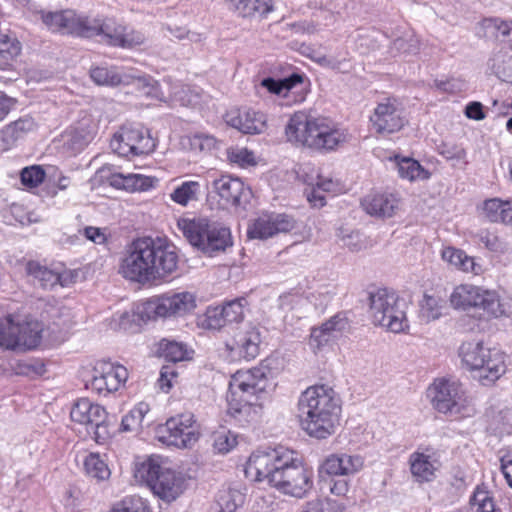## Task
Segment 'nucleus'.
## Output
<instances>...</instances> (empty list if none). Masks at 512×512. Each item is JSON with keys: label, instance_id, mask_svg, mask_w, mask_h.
Segmentation results:
<instances>
[{"label": "nucleus", "instance_id": "obj_1", "mask_svg": "<svg viewBox=\"0 0 512 512\" xmlns=\"http://www.w3.org/2000/svg\"><path fill=\"white\" fill-rule=\"evenodd\" d=\"M245 473L255 481L266 482L279 492L297 498L304 497L313 487V471L296 452L283 446L254 451Z\"/></svg>", "mask_w": 512, "mask_h": 512}, {"label": "nucleus", "instance_id": "obj_2", "mask_svg": "<svg viewBox=\"0 0 512 512\" xmlns=\"http://www.w3.org/2000/svg\"><path fill=\"white\" fill-rule=\"evenodd\" d=\"M341 415V400L333 388L314 385L298 399V417L302 429L311 437L326 439L336 432Z\"/></svg>", "mask_w": 512, "mask_h": 512}, {"label": "nucleus", "instance_id": "obj_3", "mask_svg": "<svg viewBox=\"0 0 512 512\" xmlns=\"http://www.w3.org/2000/svg\"><path fill=\"white\" fill-rule=\"evenodd\" d=\"M268 366L261 364L246 371H237L229 384L228 415L240 426L256 422L262 405L258 402L260 395L268 386Z\"/></svg>", "mask_w": 512, "mask_h": 512}, {"label": "nucleus", "instance_id": "obj_4", "mask_svg": "<svg viewBox=\"0 0 512 512\" xmlns=\"http://www.w3.org/2000/svg\"><path fill=\"white\" fill-rule=\"evenodd\" d=\"M288 142L318 152H330L347 141V133L324 117L305 111L292 114L285 126Z\"/></svg>", "mask_w": 512, "mask_h": 512}, {"label": "nucleus", "instance_id": "obj_5", "mask_svg": "<svg viewBox=\"0 0 512 512\" xmlns=\"http://www.w3.org/2000/svg\"><path fill=\"white\" fill-rule=\"evenodd\" d=\"M135 477L145 482L165 502L176 500L185 489V477L163 465L158 456H152L137 464Z\"/></svg>", "mask_w": 512, "mask_h": 512}, {"label": "nucleus", "instance_id": "obj_6", "mask_svg": "<svg viewBox=\"0 0 512 512\" xmlns=\"http://www.w3.org/2000/svg\"><path fill=\"white\" fill-rule=\"evenodd\" d=\"M463 365L477 372L475 377L483 385H490L506 371L505 354L497 348L485 347L482 342H464L459 348Z\"/></svg>", "mask_w": 512, "mask_h": 512}, {"label": "nucleus", "instance_id": "obj_7", "mask_svg": "<svg viewBox=\"0 0 512 512\" xmlns=\"http://www.w3.org/2000/svg\"><path fill=\"white\" fill-rule=\"evenodd\" d=\"M369 313L374 325L400 333L408 328L407 303L387 288H374L368 292Z\"/></svg>", "mask_w": 512, "mask_h": 512}, {"label": "nucleus", "instance_id": "obj_8", "mask_svg": "<svg viewBox=\"0 0 512 512\" xmlns=\"http://www.w3.org/2000/svg\"><path fill=\"white\" fill-rule=\"evenodd\" d=\"M43 323L32 317L15 319L12 315L0 318L1 346L9 350H31L43 338Z\"/></svg>", "mask_w": 512, "mask_h": 512}, {"label": "nucleus", "instance_id": "obj_9", "mask_svg": "<svg viewBox=\"0 0 512 512\" xmlns=\"http://www.w3.org/2000/svg\"><path fill=\"white\" fill-rule=\"evenodd\" d=\"M179 226L189 243L206 254L224 251L232 245L229 228L210 224L205 219L183 220Z\"/></svg>", "mask_w": 512, "mask_h": 512}, {"label": "nucleus", "instance_id": "obj_10", "mask_svg": "<svg viewBox=\"0 0 512 512\" xmlns=\"http://www.w3.org/2000/svg\"><path fill=\"white\" fill-rule=\"evenodd\" d=\"M99 36L101 41L115 47L133 48L145 42L143 33L129 29L112 18H88L84 37Z\"/></svg>", "mask_w": 512, "mask_h": 512}, {"label": "nucleus", "instance_id": "obj_11", "mask_svg": "<svg viewBox=\"0 0 512 512\" xmlns=\"http://www.w3.org/2000/svg\"><path fill=\"white\" fill-rule=\"evenodd\" d=\"M195 306V296L183 291L150 298L137 306L136 313L140 320L148 321L157 317L181 316L193 310Z\"/></svg>", "mask_w": 512, "mask_h": 512}, {"label": "nucleus", "instance_id": "obj_12", "mask_svg": "<svg viewBox=\"0 0 512 512\" xmlns=\"http://www.w3.org/2000/svg\"><path fill=\"white\" fill-rule=\"evenodd\" d=\"M433 407L440 413L464 415L469 399L463 385L454 379H438L428 390Z\"/></svg>", "mask_w": 512, "mask_h": 512}, {"label": "nucleus", "instance_id": "obj_13", "mask_svg": "<svg viewBox=\"0 0 512 512\" xmlns=\"http://www.w3.org/2000/svg\"><path fill=\"white\" fill-rule=\"evenodd\" d=\"M157 439L167 445L177 448H190L199 439L196 421L192 413H184L169 418L156 430Z\"/></svg>", "mask_w": 512, "mask_h": 512}, {"label": "nucleus", "instance_id": "obj_14", "mask_svg": "<svg viewBox=\"0 0 512 512\" xmlns=\"http://www.w3.org/2000/svg\"><path fill=\"white\" fill-rule=\"evenodd\" d=\"M150 260L149 236L140 237L128 246L121 263V272L126 279L139 283L154 281Z\"/></svg>", "mask_w": 512, "mask_h": 512}, {"label": "nucleus", "instance_id": "obj_15", "mask_svg": "<svg viewBox=\"0 0 512 512\" xmlns=\"http://www.w3.org/2000/svg\"><path fill=\"white\" fill-rule=\"evenodd\" d=\"M110 147L121 157H134L152 152L155 143L147 130L126 124L113 135Z\"/></svg>", "mask_w": 512, "mask_h": 512}, {"label": "nucleus", "instance_id": "obj_16", "mask_svg": "<svg viewBox=\"0 0 512 512\" xmlns=\"http://www.w3.org/2000/svg\"><path fill=\"white\" fill-rule=\"evenodd\" d=\"M208 194L217 198L220 208L239 207L249 202L251 190L244 182L231 175H221L207 184Z\"/></svg>", "mask_w": 512, "mask_h": 512}, {"label": "nucleus", "instance_id": "obj_17", "mask_svg": "<svg viewBox=\"0 0 512 512\" xmlns=\"http://www.w3.org/2000/svg\"><path fill=\"white\" fill-rule=\"evenodd\" d=\"M128 379V370L110 361H98L86 387L98 395L107 396L118 391Z\"/></svg>", "mask_w": 512, "mask_h": 512}, {"label": "nucleus", "instance_id": "obj_18", "mask_svg": "<svg viewBox=\"0 0 512 512\" xmlns=\"http://www.w3.org/2000/svg\"><path fill=\"white\" fill-rule=\"evenodd\" d=\"M261 342L260 328L256 325L245 324L237 328L233 335L226 340L225 347L232 357L250 361L259 355Z\"/></svg>", "mask_w": 512, "mask_h": 512}, {"label": "nucleus", "instance_id": "obj_19", "mask_svg": "<svg viewBox=\"0 0 512 512\" xmlns=\"http://www.w3.org/2000/svg\"><path fill=\"white\" fill-rule=\"evenodd\" d=\"M150 260L154 281L172 275L178 267L176 247L165 237L149 236Z\"/></svg>", "mask_w": 512, "mask_h": 512}, {"label": "nucleus", "instance_id": "obj_20", "mask_svg": "<svg viewBox=\"0 0 512 512\" xmlns=\"http://www.w3.org/2000/svg\"><path fill=\"white\" fill-rule=\"evenodd\" d=\"M99 122L83 112L78 121L62 134L63 147L71 154L81 152L95 138Z\"/></svg>", "mask_w": 512, "mask_h": 512}, {"label": "nucleus", "instance_id": "obj_21", "mask_svg": "<svg viewBox=\"0 0 512 512\" xmlns=\"http://www.w3.org/2000/svg\"><path fill=\"white\" fill-rule=\"evenodd\" d=\"M295 219L285 213H263L248 227L250 239H268L279 233H287L295 228Z\"/></svg>", "mask_w": 512, "mask_h": 512}, {"label": "nucleus", "instance_id": "obj_22", "mask_svg": "<svg viewBox=\"0 0 512 512\" xmlns=\"http://www.w3.org/2000/svg\"><path fill=\"white\" fill-rule=\"evenodd\" d=\"M370 122L374 131L381 135H389L401 130L405 125L402 109L395 99H386L378 103Z\"/></svg>", "mask_w": 512, "mask_h": 512}, {"label": "nucleus", "instance_id": "obj_23", "mask_svg": "<svg viewBox=\"0 0 512 512\" xmlns=\"http://www.w3.org/2000/svg\"><path fill=\"white\" fill-rule=\"evenodd\" d=\"M364 467V459L358 454L332 453L319 465V474L328 476H352Z\"/></svg>", "mask_w": 512, "mask_h": 512}, {"label": "nucleus", "instance_id": "obj_24", "mask_svg": "<svg viewBox=\"0 0 512 512\" xmlns=\"http://www.w3.org/2000/svg\"><path fill=\"white\" fill-rule=\"evenodd\" d=\"M42 19L52 31L84 37L87 17L77 16L72 10L48 12L42 16Z\"/></svg>", "mask_w": 512, "mask_h": 512}, {"label": "nucleus", "instance_id": "obj_25", "mask_svg": "<svg viewBox=\"0 0 512 512\" xmlns=\"http://www.w3.org/2000/svg\"><path fill=\"white\" fill-rule=\"evenodd\" d=\"M226 122L245 134H260L267 128V117L255 110H232L226 115Z\"/></svg>", "mask_w": 512, "mask_h": 512}, {"label": "nucleus", "instance_id": "obj_26", "mask_svg": "<svg viewBox=\"0 0 512 512\" xmlns=\"http://www.w3.org/2000/svg\"><path fill=\"white\" fill-rule=\"evenodd\" d=\"M361 206L370 216L390 218L399 208V199L393 193L374 192L362 199Z\"/></svg>", "mask_w": 512, "mask_h": 512}, {"label": "nucleus", "instance_id": "obj_27", "mask_svg": "<svg viewBox=\"0 0 512 512\" xmlns=\"http://www.w3.org/2000/svg\"><path fill=\"white\" fill-rule=\"evenodd\" d=\"M348 326L346 317L337 314L331 317L318 328H313L310 335V343L317 348L327 344L330 339L335 338Z\"/></svg>", "mask_w": 512, "mask_h": 512}, {"label": "nucleus", "instance_id": "obj_28", "mask_svg": "<svg viewBox=\"0 0 512 512\" xmlns=\"http://www.w3.org/2000/svg\"><path fill=\"white\" fill-rule=\"evenodd\" d=\"M442 259L455 267L456 269L471 273L473 275H480L483 272V266L474 257H470L465 251L448 246L442 249Z\"/></svg>", "mask_w": 512, "mask_h": 512}, {"label": "nucleus", "instance_id": "obj_29", "mask_svg": "<svg viewBox=\"0 0 512 512\" xmlns=\"http://www.w3.org/2000/svg\"><path fill=\"white\" fill-rule=\"evenodd\" d=\"M228 8L242 18H260L272 11V0H226Z\"/></svg>", "mask_w": 512, "mask_h": 512}, {"label": "nucleus", "instance_id": "obj_30", "mask_svg": "<svg viewBox=\"0 0 512 512\" xmlns=\"http://www.w3.org/2000/svg\"><path fill=\"white\" fill-rule=\"evenodd\" d=\"M70 416L74 422L89 426L94 421H102L107 413L104 407L92 403L87 398H81L72 407Z\"/></svg>", "mask_w": 512, "mask_h": 512}, {"label": "nucleus", "instance_id": "obj_31", "mask_svg": "<svg viewBox=\"0 0 512 512\" xmlns=\"http://www.w3.org/2000/svg\"><path fill=\"white\" fill-rule=\"evenodd\" d=\"M111 184L118 189L143 192L154 188L158 184V179L142 174H115L111 178Z\"/></svg>", "mask_w": 512, "mask_h": 512}, {"label": "nucleus", "instance_id": "obj_32", "mask_svg": "<svg viewBox=\"0 0 512 512\" xmlns=\"http://www.w3.org/2000/svg\"><path fill=\"white\" fill-rule=\"evenodd\" d=\"M438 467L439 462L431 455L415 452L410 456L411 473L420 482L432 481Z\"/></svg>", "mask_w": 512, "mask_h": 512}, {"label": "nucleus", "instance_id": "obj_33", "mask_svg": "<svg viewBox=\"0 0 512 512\" xmlns=\"http://www.w3.org/2000/svg\"><path fill=\"white\" fill-rule=\"evenodd\" d=\"M91 79L98 85L118 86L130 85L131 73H127L117 67L99 66L91 69Z\"/></svg>", "mask_w": 512, "mask_h": 512}, {"label": "nucleus", "instance_id": "obj_34", "mask_svg": "<svg viewBox=\"0 0 512 512\" xmlns=\"http://www.w3.org/2000/svg\"><path fill=\"white\" fill-rule=\"evenodd\" d=\"M482 289L477 286L463 284L454 288L450 295L451 306L455 309L467 310L478 308Z\"/></svg>", "mask_w": 512, "mask_h": 512}, {"label": "nucleus", "instance_id": "obj_35", "mask_svg": "<svg viewBox=\"0 0 512 512\" xmlns=\"http://www.w3.org/2000/svg\"><path fill=\"white\" fill-rule=\"evenodd\" d=\"M35 129V122L31 117L20 118L5 126L1 132L3 149H9L15 142L25 134Z\"/></svg>", "mask_w": 512, "mask_h": 512}, {"label": "nucleus", "instance_id": "obj_36", "mask_svg": "<svg viewBox=\"0 0 512 512\" xmlns=\"http://www.w3.org/2000/svg\"><path fill=\"white\" fill-rule=\"evenodd\" d=\"M21 52V43L15 35L0 30V69L5 70Z\"/></svg>", "mask_w": 512, "mask_h": 512}, {"label": "nucleus", "instance_id": "obj_37", "mask_svg": "<svg viewBox=\"0 0 512 512\" xmlns=\"http://www.w3.org/2000/svg\"><path fill=\"white\" fill-rule=\"evenodd\" d=\"M131 83L136 91L147 98L166 102L164 92L158 81L149 75H134L131 74Z\"/></svg>", "mask_w": 512, "mask_h": 512}, {"label": "nucleus", "instance_id": "obj_38", "mask_svg": "<svg viewBox=\"0 0 512 512\" xmlns=\"http://www.w3.org/2000/svg\"><path fill=\"white\" fill-rule=\"evenodd\" d=\"M484 213L491 222L512 223V201L489 199L484 203Z\"/></svg>", "mask_w": 512, "mask_h": 512}, {"label": "nucleus", "instance_id": "obj_39", "mask_svg": "<svg viewBox=\"0 0 512 512\" xmlns=\"http://www.w3.org/2000/svg\"><path fill=\"white\" fill-rule=\"evenodd\" d=\"M245 495L238 489L225 488L218 492L215 506V512H236L243 505Z\"/></svg>", "mask_w": 512, "mask_h": 512}, {"label": "nucleus", "instance_id": "obj_40", "mask_svg": "<svg viewBox=\"0 0 512 512\" xmlns=\"http://www.w3.org/2000/svg\"><path fill=\"white\" fill-rule=\"evenodd\" d=\"M201 194V184L198 181H183L175 186L170 193V199L181 206H187L192 201H197Z\"/></svg>", "mask_w": 512, "mask_h": 512}, {"label": "nucleus", "instance_id": "obj_41", "mask_svg": "<svg viewBox=\"0 0 512 512\" xmlns=\"http://www.w3.org/2000/svg\"><path fill=\"white\" fill-rule=\"evenodd\" d=\"M26 270L29 276L33 278L34 284L44 289H50L59 282L57 273L47 267L41 266L38 262L30 261L27 263Z\"/></svg>", "mask_w": 512, "mask_h": 512}, {"label": "nucleus", "instance_id": "obj_42", "mask_svg": "<svg viewBox=\"0 0 512 512\" xmlns=\"http://www.w3.org/2000/svg\"><path fill=\"white\" fill-rule=\"evenodd\" d=\"M158 353L167 362H181L189 358L187 346L175 340L162 339L159 342Z\"/></svg>", "mask_w": 512, "mask_h": 512}, {"label": "nucleus", "instance_id": "obj_43", "mask_svg": "<svg viewBox=\"0 0 512 512\" xmlns=\"http://www.w3.org/2000/svg\"><path fill=\"white\" fill-rule=\"evenodd\" d=\"M338 237L342 245L352 252H359L373 246L372 240L360 231L341 228Z\"/></svg>", "mask_w": 512, "mask_h": 512}, {"label": "nucleus", "instance_id": "obj_44", "mask_svg": "<svg viewBox=\"0 0 512 512\" xmlns=\"http://www.w3.org/2000/svg\"><path fill=\"white\" fill-rule=\"evenodd\" d=\"M478 308H482L488 315L500 317L508 312L507 305L501 302L495 291L483 290L480 295Z\"/></svg>", "mask_w": 512, "mask_h": 512}, {"label": "nucleus", "instance_id": "obj_45", "mask_svg": "<svg viewBox=\"0 0 512 512\" xmlns=\"http://www.w3.org/2000/svg\"><path fill=\"white\" fill-rule=\"evenodd\" d=\"M483 27L487 33L493 34L496 39L508 43L512 48V21L489 18L483 21Z\"/></svg>", "mask_w": 512, "mask_h": 512}, {"label": "nucleus", "instance_id": "obj_46", "mask_svg": "<svg viewBox=\"0 0 512 512\" xmlns=\"http://www.w3.org/2000/svg\"><path fill=\"white\" fill-rule=\"evenodd\" d=\"M444 301L436 296L425 294L420 302L419 316L425 322H430L441 317Z\"/></svg>", "mask_w": 512, "mask_h": 512}, {"label": "nucleus", "instance_id": "obj_47", "mask_svg": "<svg viewBox=\"0 0 512 512\" xmlns=\"http://www.w3.org/2000/svg\"><path fill=\"white\" fill-rule=\"evenodd\" d=\"M469 502L475 512H502L496 506L493 496L484 488L477 487Z\"/></svg>", "mask_w": 512, "mask_h": 512}, {"label": "nucleus", "instance_id": "obj_48", "mask_svg": "<svg viewBox=\"0 0 512 512\" xmlns=\"http://www.w3.org/2000/svg\"><path fill=\"white\" fill-rule=\"evenodd\" d=\"M247 305L248 301L245 297H239L225 302L221 308L227 325L240 323L244 319Z\"/></svg>", "mask_w": 512, "mask_h": 512}, {"label": "nucleus", "instance_id": "obj_49", "mask_svg": "<svg viewBox=\"0 0 512 512\" xmlns=\"http://www.w3.org/2000/svg\"><path fill=\"white\" fill-rule=\"evenodd\" d=\"M84 468L89 476L98 480H105L110 476L107 464L97 453H90L85 457Z\"/></svg>", "mask_w": 512, "mask_h": 512}, {"label": "nucleus", "instance_id": "obj_50", "mask_svg": "<svg viewBox=\"0 0 512 512\" xmlns=\"http://www.w3.org/2000/svg\"><path fill=\"white\" fill-rule=\"evenodd\" d=\"M149 412V406L146 403H139L121 421L123 431H133L142 426L145 415Z\"/></svg>", "mask_w": 512, "mask_h": 512}, {"label": "nucleus", "instance_id": "obj_51", "mask_svg": "<svg viewBox=\"0 0 512 512\" xmlns=\"http://www.w3.org/2000/svg\"><path fill=\"white\" fill-rule=\"evenodd\" d=\"M398 174L401 178L413 181L417 178H427L426 171L416 160L404 157L397 162Z\"/></svg>", "mask_w": 512, "mask_h": 512}, {"label": "nucleus", "instance_id": "obj_52", "mask_svg": "<svg viewBox=\"0 0 512 512\" xmlns=\"http://www.w3.org/2000/svg\"><path fill=\"white\" fill-rule=\"evenodd\" d=\"M171 100L181 106H190L197 102L199 95L189 85H175L170 93Z\"/></svg>", "mask_w": 512, "mask_h": 512}, {"label": "nucleus", "instance_id": "obj_53", "mask_svg": "<svg viewBox=\"0 0 512 512\" xmlns=\"http://www.w3.org/2000/svg\"><path fill=\"white\" fill-rule=\"evenodd\" d=\"M200 323L203 328L209 330H220L227 325L221 306H209Z\"/></svg>", "mask_w": 512, "mask_h": 512}, {"label": "nucleus", "instance_id": "obj_54", "mask_svg": "<svg viewBox=\"0 0 512 512\" xmlns=\"http://www.w3.org/2000/svg\"><path fill=\"white\" fill-rule=\"evenodd\" d=\"M112 512H151L148 502L140 496H127L116 504Z\"/></svg>", "mask_w": 512, "mask_h": 512}, {"label": "nucleus", "instance_id": "obj_55", "mask_svg": "<svg viewBox=\"0 0 512 512\" xmlns=\"http://www.w3.org/2000/svg\"><path fill=\"white\" fill-rule=\"evenodd\" d=\"M213 447L218 453H228L237 444V437L230 430L222 428L213 433Z\"/></svg>", "mask_w": 512, "mask_h": 512}, {"label": "nucleus", "instance_id": "obj_56", "mask_svg": "<svg viewBox=\"0 0 512 512\" xmlns=\"http://www.w3.org/2000/svg\"><path fill=\"white\" fill-rule=\"evenodd\" d=\"M419 44L417 37L410 34L395 39L392 43V50L399 53L416 54L419 51Z\"/></svg>", "mask_w": 512, "mask_h": 512}, {"label": "nucleus", "instance_id": "obj_57", "mask_svg": "<svg viewBox=\"0 0 512 512\" xmlns=\"http://www.w3.org/2000/svg\"><path fill=\"white\" fill-rule=\"evenodd\" d=\"M45 172L40 166L25 167L21 172V181L25 186L36 187L43 182Z\"/></svg>", "mask_w": 512, "mask_h": 512}, {"label": "nucleus", "instance_id": "obj_58", "mask_svg": "<svg viewBox=\"0 0 512 512\" xmlns=\"http://www.w3.org/2000/svg\"><path fill=\"white\" fill-rule=\"evenodd\" d=\"M434 87L441 92L449 93V94H457L462 91H465L467 85L465 81L458 78H450L446 80H434Z\"/></svg>", "mask_w": 512, "mask_h": 512}, {"label": "nucleus", "instance_id": "obj_59", "mask_svg": "<svg viewBox=\"0 0 512 512\" xmlns=\"http://www.w3.org/2000/svg\"><path fill=\"white\" fill-rule=\"evenodd\" d=\"M227 157L230 162L240 166L254 163V155L246 148L232 147L227 150Z\"/></svg>", "mask_w": 512, "mask_h": 512}, {"label": "nucleus", "instance_id": "obj_60", "mask_svg": "<svg viewBox=\"0 0 512 512\" xmlns=\"http://www.w3.org/2000/svg\"><path fill=\"white\" fill-rule=\"evenodd\" d=\"M480 242L492 252H500L503 250V243L497 235L489 231H481L479 234Z\"/></svg>", "mask_w": 512, "mask_h": 512}, {"label": "nucleus", "instance_id": "obj_61", "mask_svg": "<svg viewBox=\"0 0 512 512\" xmlns=\"http://www.w3.org/2000/svg\"><path fill=\"white\" fill-rule=\"evenodd\" d=\"M215 137L207 134H197L192 138L191 145L200 151H210L216 147Z\"/></svg>", "mask_w": 512, "mask_h": 512}, {"label": "nucleus", "instance_id": "obj_62", "mask_svg": "<svg viewBox=\"0 0 512 512\" xmlns=\"http://www.w3.org/2000/svg\"><path fill=\"white\" fill-rule=\"evenodd\" d=\"M260 85L267 89L270 93L275 95H286V91L283 86L282 79H274L272 77H266L262 79Z\"/></svg>", "mask_w": 512, "mask_h": 512}, {"label": "nucleus", "instance_id": "obj_63", "mask_svg": "<svg viewBox=\"0 0 512 512\" xmlns=\"http://www.w3.org/2000/svg\"><path fill=\"white\" fill-rule=\"evenodd\" d=\"M464 114L467 118L473 119L476 121L483 120L485 118V113L483 110L482 103L478 101L470 102L466 105Z\"/></svg>", "mask_w": 512, "mask_h": 512}, {"label": "nucleus", "instance_id": "obj_64", "mask_svg": "<svg viewBox=\"0 0 512 512\" xmlns=\"http://www.w3.org/2000/svg\"><path fill=\"white\" fill-rule=\"evenodd\" d=\"M106 417H103L102 421H94L89 426L93 430L95 440L100 442L105 440L109 436V431L106 423Z\"/></svg>", "mask_w": 512, "mask_h": 512}]
</instances>
